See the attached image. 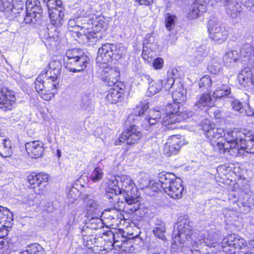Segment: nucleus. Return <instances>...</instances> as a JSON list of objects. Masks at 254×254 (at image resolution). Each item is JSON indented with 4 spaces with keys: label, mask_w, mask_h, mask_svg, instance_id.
I'll return each mask as SVG.
<instances>
[{
    "label": "nucleus",
    "mask_w": 254,
    "mask_h": 254,
    "mask_svg": "<svg viewBox=\"0 0 254 254\" xmlns=\"http://www.w3.org/2000/svg\"><path fill=\"white\" fill-rule=\"evenodd\" d=\"M95 10L86 4L78 9L74 14V17L68 22L69 31L75 30V34L80 44L94 42L100 37L98 33L107 27V22L104 16L97 15Z\"/></svg>",
    "instance_id": "1"
},
{
    "label": "nucleus",
    "mask_w": 254,
    "mask_h": 254,
    "mask_svg": "<svg viewBox=\"0 0 254 254\" xmlns=\"http://www.w3.org/2000/svg\"><path fill=\"white\" fill-rule=\"evenodd\" d=\"M49 69L41 73L35 82V88L39 96L44 100L49 101L54 97L53 91L59 85L58 75L62 67L61 63L58 61H51L48 65Z\"/></svg>",
    "instance_id": "2"
},
{
    "label": "nucleus",
    "mask_w": 254,
    "mask_h": 254,
    "mask_svg": "<svg viewBox=\"0 0 254 254\" xmlns=\"http://www.w3.org/2000/svg\"><path fill=\"white\" fill-rule=\"evenodd\" d=\"M139 196L137 188L133 180H129L128 182V220L131 218L130 223L128 222V229L135 225V221L139 220L141 216L139 215V203L138 198ZM138 232L134 235L133 233H129L128 230V253L133 252L136 249L137 242L140 240L138 237Z\"/></svg>",
    "instance_id": "3"
},
{
    "label": "nucleus",
    "mask_w": 254,
    "mask_h": 254,
    "mask_svg": "<svg viewBox=\"0 0 254 254\" xmlns=\"http://www.w3.org/2000/svg\"><path fill=\"white\" fill-rule=\"evenodd\" d=\"M186 90L182 85L178 87L177 90L172 93L173 100L176 103L167 106V114L163 118L162 125L168 126V129H174L177 127L175 125L176 123L184 120L186 116L179 111L180 108L177 103L180 104L186 100Z\"/></svg>",
    "instance_id": "4"
},
{
    "label": "nucleus",
    "mask_w": 254,
    "mask_h": 254,
    "mask_svg": "<svg viewBox=\"0 0 254 254\" xmlns=\"http://www.w3.org/2000/svg\"><path fill=\"white\" fill-rule=\"evenodd\" d=\"M173 235V241L175 245L180 247L182 245H190V254H200V252L196 248H198V243L193 240L192 226H190V221L187 219L180 218L176 223Z\"/></svg>",
    "instance_id": "5"
},
{
    "label": "nucleus",
    "mask_w": 254,
    "mask_h": 254,
    "mask_svg": "<svg viewBox=\"0 0 254 254\" xmlns=\"http://www.w3.org/2000/svg\"><path fill=\"white\" fill-rule=\"evenodd\" d=\"M89 58L79 49L68 50L64 57V65L69 71L80 72L87 66Z\"/></svg>",
    "instance_id": "6"
},
{
    "label": "nucleus",
    "mask_w": 254,
    "mask_h": 254,
    "mask_svg": "<svg viewBox=\"0 0 254 254\" xmlns=\"http://www.w3.org/2000/svg\"><path fill=\"white\" fill-rule=\"evenodd\" d=\"M161 182L163 185V189L165 192L173 199H180L182 197L184 188L182 185V181L177 178L172 173H166L161 178Z\"/></svg>",
    "instance_id": "7"
},
{
    "label": "nucleus",
    "mask_w": 254,
    "mask_h": 254,
    "mask_svg": "<svg viewBox=\"0 0 254 254\" xmlns=\"http://www.w3.org/2000/svg\"><path fill=\"white\" fill-rule=\"evenodd\" d=\"M240 131L237 129H229L224 134L225 139L222 140H215L211 143L213 149L220 154H224L226 152H230V150H236L238 144L236 140L240 136Z\"/></svg>",
    "instance_id": "8"
},
{
    "label": "nucleus",
    "mask_w": 254,
    "mask_h": 254,
    "mask_svg": "<svg viewBox=\"0 0 254 254\" xmlns=\"http://www.w3.org/2000/svg\"><path fill=\"white\" fill-rule=\"evenodd\" d=\"M207 27L210 37L213 41L222 43L227 39L228 31L225 27L218 21L211 19L208 22Z\"/></svg>",
    "instance_id": "9"
},
{
    "label": "nucleus",
    "mask_w": 254,
    "mask_h": 254,
    "mask_svg": "<svg viewBox=\"0 0 254 254\" xmlns=\"http://www.w3.org/2000/svg\"><path fill=\"white\" fill-rule=\"evenodd\" d=\"M3 84L4 81L0 79V108L4 110H11L14 107L16 97L14 91Z\"/></svg>",
    "instance_id": "10"
},
{
    "label": "nucleus",
    "mask_w": 254,
    "mask_h": 254,
    "mask_svg": "<svg viewBox=\"0 0 254 254\" xmlns=\"http://www.w3.org/2000/svg\"><path fill=\"white\" fill-rule=\"evenodd\" d=\"M116 49L115 44L106 43L100 47L96 59L98 67H104L105 64H110L113 60L114 50Z\"/></svg>",
    "instance_id": "11"
},
{
    "label": "nucleus",
    "mask_w": 254,
    "mask_h": 254,
    "mask_svg": "<svg viewBox=\"0 0 254 254\" xmlns=\"http://www.w3.org/2000/svg\"><path fill=\"white\" fill-rule=\"evenodd\" d=\"M102 80L109 86L115 85L120 79L119 69L111 65L110 63L105 64L104 67H99Z\"/></svg>",
    "instance_id": "12"
},
{
    "label": "nucleus",
    "mask_w": 254,
    "mask_h": 254,
    "mask_svg": "<svg viewBox=\"0 0 254 254\" xmlns=\"http://www.w3.org/2000/svg\"><path fill=\"white\" fill-rule=\"evenodd\" d=\"M49 176L47 174L40 173L30 174L28 177V182L31 186L33 188H38V190H35L36 193L39 194H43L45 192V188L48 180Z\"/></svg>",
    "instance_id": "13"
},
{
    "label": "nucleus",
    "mask_w": 254,
    "mask_h": 254,
    "mask_svg": "<svg viewBox=\"0 0 254 254\" xmlns=\"http://www.w3.org/2000/svg\"><path fill=\"white\" fill-rule=\"evenodd\" d=\"M240 135L238 139L236 140L238 145L236 147L237 152L239 153L242 149L247 152L254 153V135L250 132L245 134L240 132Z\"/></svg>",
    "instance_id": "14"
},
{
    "label": "nucleus",
    "mask_w": 254,
    "mask_h": 254,
    "mask_svg": "<svg viewBox=\"0 0 254 254\" xmlns=\"http://www.w3.org/2000/svg\"><path fill=\"white\" fill-rule=\"evenodd\" d=\"M232 198H229L230 203L235 204H237L238 207L240 208V210L244 212H248L250 208L254 205V198L250 193H246L242 192L238 199H236L235 196Z\"/></svg>",
    "instance_id": "15"
},
{
    "label": "nucleus",
    "mask_w": 254,
    "mask_h": 254,
    "mask_svg": "<svg viewBox=\"0 0 254 254\" xmlns=\"http://www.w3.org/2000/svg\"><path fill=\"white\" fill-rule=\"evenodd\" d=\"M184 144V139L179 135L170 136L164 147V153L167 156L177 154Z\"/></svg>",
    "instance_id": "16"
},
{
    "label": "nucleus",
    "mask_w": 254,
    "mask_h": 254,
    "mask_svg": "<svg viewBox=\"0 0 254 254\" xmlns=\"http://www.w3.org/2000/svg\"><path fill=\"white\" fill-rule=\"evenodd\" d=\"M202 130L210 143L212 141L219 140L225 134L223 128L216 127L214 124H211L208 121H206V123L203 125Z\"/></svg>",
    "instance_id": "17"
},
{
    "label": "nucleus",
    "mask_w": 254,
    "mask_h": 254,
    "mask_svg": "<svg viewBox=\"0 0 254 254\" xmlns=\"http://www.w3.org/2000/svg\"><path fill=\"white\" fill-rule=\"evenodd\" d=\"M209 0H196L187 12V17L190 20L197 18L201 13L206 12V4Z\"/></svg>",
    "instance_id": "18"
},
{
    "label": "nucleus",
    "mask_w": 254,
    "mask_h": 254,
    "mask_svg": "<svg viewBox=\"0 0 254 254\" xmlns=\"http://www.w3.org/2000/svg\"><path fill=\"white\" fill-rule=\"evenodd\" d=\"M93 217L89 220V222L84 226L81 230V235L86 237L92 234V230L101 229L104 227V224L100 216H93Z\"/></svg>",
    "instance_id": "19"
},
{
    "label": "nucleus",
    "mask_w": 254,
    "mask_h": 254,
    "mask_svg": "<svg viewBox=\"0 0 254 254\" xmlns=\"http://www.w3.org/2000/svg\"><path fill=\"white\" fill-rule=\"evenodd\" d=\"M213 106V100L209 93H203L197 96L194 107L198 110L206 111Z\"/></svg>",
    "instance_id": "20"
},
{
    "label": "nucleus",
    "mask_w": 254,
    "mask_h": 254,
    "mask_svg": "<svg viewBox=\"0 0 254 254\" xmlns=\"http://www.w3.org/2000/svg\"><path fill=\"white\" fill-rule=\"evenodd\" d=\"M25 148L27 153L32 157H40L44 153V144L40 141L27 142L25 144Z\"/></svg>",
    "instance_id": "21"
},
{
    "label": "nucleus",
    "mask_w": 254,
    "mask_h": 254,
    "mask_svg": "<svg viewBox=\"0 0 254 254\" xmlns=\"http://www.w3.org/2000/svg\"><path fill=\"white\" fill-rule=\"evenodd\" d=\"M119 178V177H118ZM106 196L108 198H113L118 193L121 194V190L118 187V181L117 176H111L107 183Z\"/></svg>",
    "instance_id": "22"
},
{
    "label": "nucleus",
    "mask_w": 254,
    "mask_h": 254,
    "mask_svg": "<svg viewBox=\"0 0 254 254\" xmlns=\"http://www.w3.org/2000/svg\"><path fill=\"white\" fill-rule=\"evenodd\" d=\"M85 209L86 211V216L90 215L101 216L103 214L102 208L98 203L93 199L84 200Z\"/></svg>",
    "instance_id": "23"
},
{
    "label": "nucleus",
    "mask_w": 254,
    "mask_h": 254,
    "mask_svg": "<svg viewBox=\"0 0 254 254\" xmlns=\"http://www.w3.org/2000/svg\"><path fill=\"white\" fill-rule=\"evenodd\" d=\"M24 7V3L18 0H0V11H6L11 9L22 10Z\"/></svg>",
    "instance_id": "24"
},
{
    "label": "nucleus",
    "mask_w": 254,
    "mask_h": 254,
    "mask_svg": "<svg viewBox=\"0 0 254 254\" xmlns=\"http://www.w3.org/2000/svg\"><path fill=\"white\" fill-rule=\"evenodd\" d=\"M49 17L53 25L56 27H60L64 22V12L62 7L53 9L52 11H49Z\"/></svg>",
    "instance_id": "25"
},
{
    "label": "nucleus",
    "mask_w": 254,
    "mask_h": 254,
    "mask_svg": "<svg viewBox=\"0 0 254 254\" xmlns=\"http://www.w3.org/2000/svg\"><path fill=\"white\" fill-rule=\"evenodd\" d=\"M247 247L250 251L244 253V254H254V239L250 240L248 245L246 241L243 238L236 235V238L233 243V250H239Z\"/></svg>",
    "instance_id": "26"
},
{
    "label": "nucleus",
    "mask_w": 254,
    "mask_h": 254,
    "mask_svg": "<svg viewBox=\"0 0 254 254\" xmlns=\"http://www.w3.org/2000/svg\"><path fill=\"white\" fill-rule=\"evenodd\" d=\"M217 82H219V81H217ZM217 84V87L212 94V97L214 99H219L223 97H229L233 98L231 94V88L227 85L221 84Z\"/></svg>",
    "instance_id": "27"
},
{
    "label": "nucleus",
    "mask_w": 254,
    "mask_h": 254,
    "mask_svg": "<svg viewBox=\"0 0 254 254\" xmlns=\"http://www.w3.org/2000/svg\"><path fill=\"white\" fill-rule=\"evenodd\" d=\"M55 34L52 31L48 33L47 36L45 35L44 38V42L47 48L52 50L56 49L59 44V36L56 30H55Z\"/></svg>",
    "instance_id": "28"
},
{
    "label": "nucleus",
    "mask_w": 254,
    "mask_h": 254,
    "mask_svg": "<svg viewBox=\"0 0 254 254\" xmlns=\"http://www.w3.org/2000/svg\"><path fill=\"white\" fill-rule=\"evenodd\" d=\"M207 54V51L202 47H199L196 51L191 56L189 62L192 66L200 64L203 60V57Z\"/></svg>",
    "instance_id": "29"
},
{
    "label": "nucleus",
    "mask_w": 254,
    "mask_h": 254,
    "mask_svg": "<svg viewBox=\"0 0 254 254\" xmlns=\"http://www.w3.org/2000/svg\"><path fill=\"white\" fill-rule=\"evenodd\" d=\"M12 152L10 140L5 138L0 139V155L3 157H8L11 155Z\"/></svg>",
    "instance_id": "30"
},
{
    "label": "nucleus",
    "mask_w": 254,
    "mask_h": 254,
    "mask_svg": "<svg viewBox=\"0 0 254 254\" xmlns=\"http://www.w3.org/2000/svg\"><path fill=\"white\" fill-rule=\"evenodd\" d=\"M122 99V93L115 88H111L106 96V101L110 104H115L121 101Z\"/></svg>",
    "instance_id": "31"
},
{
    "label": "nucleus",
    "mask_w": 254,
    "mask_h": 254,
    "mask_svg": "<svg viewBox=\"0 0 254 254\" xmlns=\"http://www.w3.org/2000/svg\"><path fill=\"white\" fill-rule=\"evenodd\" d=\"M239 58L238 51L232 50L226 53L223 56V61L227 66H230L232 63H236Z\"/></svg>",
    "instance_id": "32"
},
{
    "label": "nucleus",
    "mask_w": 254,
    "mask_h": 254,
    "mask_svg": "<svg viewBox=\"0 0 254 254\" xmlns=\"http://www.w3.org/2000/svg\"><path fill=\"white\" fill-rule=\"evenodd\" d=\"M26 12H32L33 14L40 13L41 6L38 0H27L26 2Z\"/></svg>",
    "instance_id": "33"
},
{
    "label": "nucleus",
    "mask_w": 254,
    "mask_h": 254,
    "mask_svg": "<svg viewBox=\"0 0 254 254\" xmlns=\"http://www.w3.org/2000/svg\"><path fill=\"white\" fill-rule=\"evenodd\" d=\"M252 77L251 71L248 69H245L239 73L238 80L241 85L245 87L251 81Z\"/></svg>",
    "instance_id": "34"
},
{
    "label": "nucleus",
    "mask_w": 254,
    "mask_h": 254,
    "mask_svg": "<svg viewBox=\"0 0 254 254\" xmlns=\"http://www.w3.org/2000/svg\"><path fill=\"white\" fill-rule=\"evenodd\" d=\"M163 81L160 80H151L149 83L148 92L149 95H153L159 92L163 88Z\"/></svg>",
    "instance_id": "35"
},
{
    "label": "nucleus",
    "mask_w": 254,
    "mask_h": 254,
    "mask_svg": "<svg viewBox=\"0 0 254 254\" xmlns=\"http://www.w3.org/2000/svg\"><path fill=\"white\" fill-rule=\"evenodd\" d=\"M13 220L12 213L4 207L0 206V223L6 224Z\"/></svg>",
    "instance_id": "36"
},
{
    "label": "nucleus",
    "mask_w": 254,
    "mask_h": 254,
    "mask_svg": "<svg viewBox=\"0 0 254 254\" xmlns=\"http://www.w3.org/2000/svg\"><path fill=\"white\" fill-rule=\"evenodd\" d=\"M42 247L37 243L30 244L26 250L22 252V254H42Z\"/></svg>",
    "instance_id": "37"
},
{
    "label": "nucleus",
    "mask_w": 254,
    "mask_h": 254,
    "mask_svg": "<svg viewBox=\"0 0 254 254\" xmlns=\"http://www.w3.org/2000/svg\"><path fill=\"white\" fill-rule=\"evenodd\" d=\"M116 49L114 50L113 59L118 61L121 59L123 57L125 56L126 49L121 44L116 45Z\"/></svg>",
    "instance_id": "38"
},
{
    "label": "nucleus",
    "mask_w": 254,
    "mask_h": 254,
    "mask_svg": "<svg viewBox=\"0 0 254 254\" xmlns=\"http://www.w3.org/2000/svg\"><path fill=\"white\" fill-rule=\"evenodd\" d=\"M80 194V192L76 188L73 187L69 189L67 195L69 202L73 203L79 198Z\"/></svg>",
    "instance_id": "39"
},
{
    "label": "nucleus",
    "mask_w": 254,
    "mask_h": 254,
    "mask_svg": "<svg viewBox=\"0 0 254 254\" xmlns=\"http://www.w3.org/2000/svg\"><path fill=\"white\" fill-rule=\"evenodd\" d=\"M177 17L175 15L168 13L166 14L165 24L166 28L170 31L175 27Z\"/></svg>",
    "instance_id": "40"
},
{
    "label": "nucleus",
    "mask_w": 254,
    "mask_h": 254,
    "mask_svg": "<svg viewBox=\"0 0 254 254\" xmlns=\"http://www.w3.org/2000/svg\"><path fill=\"white\" fill-rule=\"evenodd\" d=\"M103 177L102 169L100 167H96L90 175V178L93 183H96L100 181Z\"/></svg>",
    "instance_id": "41"
},
{
    "label": "nucleus",
    "mask_w": 254,
    "mask_h": 254,
    "mask_svg": "<svg viewBox=\"0 0 254 254\" xmlns=\"http://www.w3.org/2000/svg\"><path fill=\"white\" fill-rule=\"evenodd\" d=\"M148 104L145 101L140 102L136 106L134 113L135 116H140L148 108Z\"/></svg>",
    "instance_id": "42"
},
{
    "label": "nucleus",
    "mask_w": 254,
    "mask_h": 254,
    "mask_svg": "<svg viewBox=\"0 0 254 254\" xmlns=\"http://www.w3.org/2000/svg\"><path fill=\"white\" fill-rule=\"evenodd\" d=\"M44 3H46L48 8V12L52 11L53 9L62 7V1L61 0H43Z\"/></svg>",
    "instance_id": "43"
},
{
    "label": "nucleus",
    "mask_w": 254,
    "mask_h": 254,
    "mask_svg": "<svg viewBox=\"0 0 254 254\" xmlns=\"http://www.w3.org/2000/svg\"><path fill=\"white\" fill-rule=\"evenodd\" d=\"M236 238V234H232L225 237L222 242V246L224 248L229 247L233 249V243Z\"/></svg>",
    "instance_id": "44"
},
{
    "label": "nucleus",
    "mask_w": 254,
    "mask_h": 254,
    "mask_svg": "<svg viewBox=\"0 0 254 254\" xmlns=\"http://www.w3.org/2000/svg\"><path fill=\"white\" fill-rule=\"evenodd\" d=\"M241 55L244 57H250L253 54V46L250 44L243 46L240 50Z\"/></svg>",
    "instance_id": "45"
},
{
    "label": "nucleus",
    "mask_w": 254,
    "mask_h": 254,
    "mask_svg": "<svg viewBox=\"0 0 254 254\" xmlns=\"http://www.w3.org/2000/svg\"><path fill=\"white\" fill-rule=\"evenodd\" d=\"M166 231V228L164 224H161L157 226L153 230V233L155 236L158 237L159 239H163L164 238V233Z\"/></svg>",
    "instance_id": "46"
},
{
    "label": "nucleus",
    "mask_w": 254,
    "mask_h": 254,
    "mask_svg": "<svg viewBox=\"0 0 254 254\" xmlns=\"http://www.w3.org/2000/svg\"><path fill=\"white\" fill-rule=\"evenodd\" d=\"M36 201L35 194H30L24 196L22 199L23 203L27 205L28 206H32L35 204Z\"/></svg>",
    "instance_id": "47"
},
{
    "label": "nucleus",
    "mask_w": 254,
    "mask_h": 254,
    "mask_svg": "<svg viewBox=\"0 0 254 254\" xmlns=\"http://www.w3.org/2000/svg\"><path fill=\"white\" fill-rule=\"evenodd\" d=\"M215 80L212 81V79L208 75L203 76L199 83L200 87H207L211 85L212 83H215Z\"/></svg>",
    "instance_id": "48"
},
{
    "label": "nucleus",
    "mask_w": 254,
    "mask_h": 254,
    "mask_svg": "<svg viewBox=\"0 0 254 254\" xmlns=\"http://www.w3.org/2000/svg\"><path fill=\"white\" fill-rule=\"evenodd\" d=\"M141 135L142 134L141 132H137L136 134H128V145L137 143L141 138Z\"/></svg>",
    "instance_id": "49"
},
{
    "label": "nucleus",
    "mask_w": 254,
    "mask_h": 254,
    "mask_svg": "<svg viewBox=\"0 0 254 254\" xmlns=\"http://www.w3.org/2000/svg\"><path fill=\"white\" fill-rule=\"evenodd\" d=\"M232 106L234 110L239 112L240 113L243 114L244 113L245 109L243 105L239 100H235L233 101L232 102Z\"/></svg>",
    "instance_id": "50"
},
{
    "label": "nucleus",
    "mask_w": 254,
    "mask_h": 254,
    "mask_svg": "<svg viewBox=\"0 0 254 254\" xmlns=\"http://www.w3.org/2000/svg\"><path fill=\"white\" fill-rule=\"evenodd\" d=\"M165 174H160L159 176V180L158 182H153L152 181V183L150 185L151 189L153 190L154 191H156L157 190H159L160 188L163 189V185L162 184V182H161V178L162 176H164Z\"/></svg>",
    "instance_id": "51"
},
{
    "label": "nucleus",
    "mask_w": 254,
    "mask_h": 254,
    "mask_svg": "<svg viewBox=\"0 0 254 254\" xmlns=\"http://www.w3.org/2000/svg\"><path fill=\"white\" fill-rule=\"evenodd\" d=\"M160 120L152 118L151 117H146L144 121L143 126L145 129H148L149 126L150 127L153 125H155Z\"/></svg>",
    "instance_id": "52"
},
{
    "label": "nucleus",
    "mask_w": 254,
    "mask_h": 254,
    "mask_svg": "<svg viewBox=\"0 0 254 254\" xmlns=\"http://www.w3.org/2000/svg\"><path fill=\"white\" fill-rule=\"evenodd\" d=\"M221 66L217 63H213L208 67V70L210 73L217 74L220 71Z\"/></svg>",
    "instance_id": "53"
},
{
    "label": "nucleus",
    "mask_w": 254,
    "mask_h": 254,
    "mask_svg": "<svg viewBox=\"0 0 254 254\" xmlns=\"http://www.w3.org/2000/svg\"><path fill=\"white\" fill-rule=\"evenodd\" d=\"M175 82V78L173 77L169 76L168 77L163 81V84H164V88L165 90L168 91L172 87Z\"/></svg>",
    "instance_id": "54"
},
{
    "label": "nucleus",
    "mask_w": 254,
    "mask_h": 254,
    "mask_svg": "<svg viewBox=\"0 0 254 254\" xmlns=\"http://www.w3.org/2000/svg\"><path fill=\"white\" fill-rule=\"evenodd\" d=\"M247 8L254 12V1L252 0H239Z\"/></svg>",
    "instance_id": "55"
},
{
    "label": "nucleus",
    "mask_w": 254,
    "mask_h": 254,
    "mask_svg": "<svg viewBox=\"0 0 254 254\" xmlns=\"http://www.w3.org/2000/svg\"><path fill=\"white\" fill-rule=\"evenodd\" d=\"M151 56H152V54H151L147 46H146L145 44L144 43L142 52V57L143 59L147 60Z\"/></svg>",
    "instance_id": "56"
},
{
    "label": "nucleus",
    "mask_w": 254,
    "mask_h": 254,
    "mask_svg": "<svg viewBox=\"0 0 254 254\" xmlns=\"http://www.w3.org/2000/svg\"><path fill=\"white\" fill-rule=\"evenodd\" d=\"M161 113L160 111L155 110H150L148 112V117H151L154 119L160 120L161 118Z\"/></svg>",
    "instance_id": "57"
},
{
    "label": "nucleus",
    "mask_w": 254,
    "mask_h": 254,
    "mask_svg": "<svg viewBox=\"0 0 254 254\" xmlns=\"http://www.w3.org/2000/svg\"><path fill=\"white\" fill-rule=\"evenodd\" d=\"M114 244L116 247H118L121 251L125 252L126 251L127 242L126 238H124V240H122L120 243L118 241H115Z\"/></svg>",
    "instance_id": "58"
},
{
    "label": "nucleus",
    "mask_w": 254,
    "mask_h": 254,
    "mask_svg": "<svg viewBox=\"0 0 254 254\" xmlns=\"http://www.w3.org/2000/svg\"><path fill=\"white\" fill-rule=\"evenodd\" d=\"M152 181H150L147 177H143L140 179L139 183L142 188L150 187Z\"/></svg>",
    "instance_id": "59"
},
{
    "label": "nucleus",
    "mask_w": 254,
    "mask_h": 254,
    "mask_svg": "<svg viewBox=\"0 0 254 254\" xmlns=\"http://www.w3.org/2000/svg\"><path fill=\"white\" fill-rule=\"evenodd\" d=\"M163 60L161 58H157L153 62V67L155 69H160L163 66Z\"/></svg>",
    "instance_id": "60"
},
{
    "label": "nucleus",
    "mask_w": 254,
    "mask_h": 254,
    "mask_svg": "<svg viewBox=\"0 0 254 254\" xmlns=\"http://www.w3.org/2000/svg\"><path fill=\"white\" fill-rule=\"evenodd\" d=\"M127 139V132L122 133L121 136L119 137L117 140L115 141L116 145H121L122 143H124Z\"/></svg>",
    "instance_id": "61"
},
{
    "label": "nucleus",
    "mask_w": 254,
    "mask_h": 254,
    "mask_svg": "<svg viewBox=\"0 0 254 254\" xmlns=\"http://www.w3.org/2000/svg\"><path fill=\"white\" fill-rule=\"evenodd\" d=\"M8 234V231L5 228L4 224L0 223V238H3Z\"/></svg>",
    "instance_id": "62"
},
{
    "label": "nucleus",
    "mask_w": 254,
    "mask_h": 254,
    "mask_svg": "<svg viewBox=\"0 0 254 254\" xmlns=\"http://www.w3.org/2000/svg\"><path fill=\"white\" fill-rule=\"evenodd\" d=\"M137 132H140V131L138 130V127L136 126H131L129 128H128V134H136Z\"/></svg>",
    "instance_id": "63"
},
{
    "label": "nucleus",
    "mask_w": 254,
    "mask_h": 254,
    "mask_svg": "<svg viewBox=\"0 0 254 254\" xmlns=\"http://www.w3.org/2000/svg\"><path fill=\"white\" fill-rule=\"evenodd\" d=\"M33 16H35V14H33L32 12H27V14L24 18V21L26 23H29L32 22V18Z\"/></svg>",
    "instance_id": "64"
}]
</instances>
